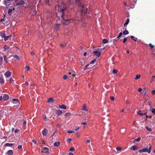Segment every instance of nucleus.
Listing matches in <instances>:
<instances>
[{
    "mask_svg": "<svg viewBox=\"0 0 155 155\" xmlns=\"http://www.w3.org/2000/svg\"><path fill=\"white\" fill-rule=\"evenodd\" d=\"M75 0L77 5L81 8L80 11L78 12L76 16L74 18H73L72 20L79 21L81 20L84 15L89 14V10L87 8H84V6L83 3V0Z\"/></svg>",
    "mask_w": 155,
    "mask_h": 155,
    "instance_id": "obj_1",
    "label": "nucleus"
},
{
    "mask_svg": "<svg viewBox=\"0 0 155 155\" xmlns=\"http://www.w3.org/2000/svg\"><path fill=\"white\" fill-rule=\"evenodd\" d=\"M55 9L56 10L58 11L59 12H61V17L62 19L64 20V18H63V16L64 15V12L66 10V9L65 8H62L61 7H59V6H56L55 7Z\"/></svg>",
    "mask_w": 155,
    "mask_h": 155,
    "instance_id": "obj_2",
    "label": "nucleus"
},
{
    "mask_svg": "<svg viewBox=\"0 0 155 155\" xmlns=\"http://www.w3.org/2000/svg\"><path fill=\"white\" fill-rule=\"evenodd\" d=\"M152 149V146H150L148 149H147V148H143L142 149L140 150H139V152L140 153L143 152H147L148 153H150V152Z\"/></svg>",
    "mask_w": 155,
    "mask_h": 155,
    "instance_id": "obj_3",
    "label": "nucleus"
},
{
    "mask_svg": "<svg viewBox=\"0 0 155 155\" xmlns=\"http://www.w3.org/2000/svg\"><path fill=\"white\" fill-rule=\"evenodd\" d=\"M68 73L69 75V77H74L75 76V72L72 70H71V71H69Z\"/></svg>",
    "mask_w": 155,
    "mask_h": 155,
    "instance_id": "obj_4",
    "label": "nucleus"
},
{
    "mask_svg": "<svg viewBox=\"0 0 155 155\" xmlns=\"http://www.w3.org/2000/svg\"><path fill=\"white\" fill-rule=\"evenodd\" d=\"M93 53L94 55H96L98 57H99L101 55V51H94Z\"/></svg>",
    "mask_w": 155,
    "mask_h": 155,
    "instance_id": "obj_5",
    "label": "nucleus"
},
{
    "mask_svg": "<svg viewBox=\"0 0 155 155\" xmlns=\"http://www.w3.org/2000/svg\"><path fill=\"white\" fill-rule=\"evenodd\" d=\"M130 2L131 3V8H133L134 7V4H136L137 0H130Z\"/></svg>",
    "mask_w": 155,
    "mask_h": 155,
    "instance_id": "obj_6",
    "label": "nucleus"
},
{
    "mask_svg": "<svg viewBox=\"0 0 155 155\" xmlns=\"http://www.w3.org/2000/svg\"><path fill=\"white\" fill-rule=\"evenodd\" d=\"M5 76L7 78L9 77L11 75V72L9 71L6 72L4 74Z\"/></svg>",
    "mask_w": 155,
    "mask_h": 155,
    "instance_id": "obj_7",
    "label": "nucleus"
},
{
    "mask_svg": "<svg viewBox=\"0 0 155 155\" xmlns=\"http://www.w3.org/2000/svg\"><path fill=\"white\" fill-rule=\"evenodd\" d=\"M48 133V131L46 128H45L42 131V134L43 136H46Z\"/></svg>",
    "mask_w": 155,
    "mask_h": 155,
    "instance_id": "obj_8",
    "label": "nucleus"
},
{
    "mask_svg": "<svg viewBox=\"0 0 155 155\" xmlns=\"http://www.w3.org/2000/svg\"><path fill=\"white\" fill-rule=\"evenodd\" d=\"M90 63L89 64H87L84 68V70H86L88 69L91 68L92 67V65H91Z\"/></svg>",
    "mask_w": 155,
    "mask_h": 155,
    "instance_id": "obj_9",
    "label": "nucleus"
},
{
    "mask_svg": "<svg viewBox=\"0 0 155 155\" xmlns=\"http://www.w3.org/2000/svg\"><path fill=\"white\" fill-rule=\"evenodd\" d=\"M24 4V1H23V0H21V1H20V2H19L16 3V6H18V7H20V6H19V5H21Z\"/></svg>",
    "mask_w": 155,
    "mask_h": 155,
    "instance_id": "obj_10",
    "label": "nucleus"
},
{
    "mask_svg": "<svg viewBox=\"0 0 155 155\" xmlns=\"http://www.w3.org/2000/svg\"><path fill=\"white\" fill-rule=\"evenodd\" d=\"M9 96L6 94H3V99L4 101H7L9 98Z\"/></svg>",
    "mask_w": 155,
    "mask_h": 155,
    "instance_id": "obj_11",
    "label": "nucleus"
},
{
    "mask_svg": "<svg viewBox=\"0 0 155 155\" xmlns=\"http://www.w3.org/2000/svg\"><path fill=\"white\" fill-rule=\"evenodd\" d=\"M130 149L131 150H135L137 149V148L136 146L134 145L131 147Z\"/></svg>",
    "mask_w": 155,
    "mask_h": 155,
    "instance_id": "obj_12",
    "label": "nucleus"
},
{
    "mask_svg": "<svg viewBox=\"0 0 155 155\" xmlns=\"http://www.w3.org/2000/svg\"><path fill=\"white\" fill-rule=\"evenodd\" d=\"M5 83L4 80L2 77H0V84H3Z\"/></svg>",
    "mask_w": 155,
    "mask_h": 155,
    "instance_id": "obj_13",
    "label": "nucleus"
},
{
    "mask_svg": "<svg viewBox=\"0 0 155 155\" xmlns=\"http://www.w3.org/2000/svg\"><path fill=\"white\" fill-rule=\"evenodd\" d=\"M85 63V61L84 60H81L80 61L79 64L81 65H84Z\"/></svg>",
    "mask_w": 155,
    "mask_h": 155,
    "instance_id": "obj_14",
    "label": "nucleus"
},
{
    "mask_svg": "<svg viewBox=\"0 0 155 155\" xmlns=\"http://www.w3.org/2000/svg\"><path fill=\"white\" fill-rule=\"evenodd\" d=\"M62 112L60 110H57L56 113L58 115H60L62 113Z\"/></svg>",
    "mask_w": 155,
    "mask_h": 155,
    "instance_id": "obj_15",
    "label": "nucleus"
},
{
    "mask_svg": "<svg viewBox=\"0 0 155 155\" xmlns=\"http://www.w3.org/2000/svg\"><path fill=\"white\" fill-rule=\"evenodd\" d=\"M59 107L61 109H65L67 108L66 106L64 104H62L59 106Z\"/></svg>",
    "mask_w": 155,
    "mask_h": 155,
    "instance_id": "obj_16",
    "label": "nucleus"
},
{
    "mask_svg": "<svg viewBox=\"0 0 155 155\" xmlns=\"http://www.w3.org/2000/svg\"><path fill=\"white\" fill-rule=\"evenodd\" d=\"M141 112V110H139L137 112V114H139L141 116H143V115L146 114L147 113L146 112H144V113H139V112Z\"/></svg>",
    "mask_w": 155,
    "mask_h": 155,
    "instance_id": "obj_17",
    "label": "nucleus"
},
{
    "mask_svg": "<svg viewBox=\"0 0 155 155\" xmlns=\"http://www.w3.org/2000/svg\"><path fill=\"white\" fill-rule=\"evenodd\" d=\"M54 99L52 97H50L48 100V103L52 102H53Z\"/></svg>",
    "mask_w": 155,
    "mask_h": 155,
    "instance_id": "obj_18",
    "label": "nucleus"
},
{
    "mask_svg": "<svg viewBox=\"0 0 155 155\" xmlns=\"http://www.w3.org/2000/svg\"><path fill=\"white\" fill-rule=\"evenodd\" d=\"M60 142L59 141H57L54 143V146L58 147L60 145Z\"/></svg>",
    "mask_w": 155,
    "mask_h": 155,
    "instance_id": "obj_19",
    "label": "nucleus"
},
{
    "mask_svg": "<svg viewBox=\"0 0 155 155\" xmlns=\"http://www.w3.org/2000/svg\"><path fill=\"white\" fill-rule=\"evenodd\" d=\"M3 48L4 50L7 51L10 48V47L8 46L5 45L4 47Z\"/></svg>",
    "mask_w": 155,
    "mask_h": 155,
    "instance_id": "obj_20",
    "label": "nucleus"
},
{
    "mask_svg": "<svg viewBox=\"0 0 155 155\" xmlns=\"http://www.w3.org/2000/svg\"><path fill=\"white\" fill-rule=\"evenodd\" d=\"M64 23L66 25H69V20L68 19L65 20L64 22Z\"/></svg>",
    "mask_w": 155,
    "mask_h": 155,
    "instance_id": "obj_21",
    "label": "nucleus"
},
{
    "mask_svg": "<svg viewBox=\"0 0 155 155\" xmlns=\"http://www.w3.org/2000/svg\"><path fill=\"white\" fill-rule=\"evenodd\" d=\"M5 145L8 147H12L14 145V143H5Z\"/></svg>",
    "mask_w": 155,
    "mask_h": 155,
    "instance_id": "obj_22",
    "label": "nucleus"
},
{
    "mask_svg": "<svg viewBox=\"0 0 155 155\" xmlns=\"http://www.w3.org/2000/svg\"><path fill=\"white\" fill-rule=\"evenodd\" d=\"M7 153L9 155H12L13 154V151L12 150H10L8 151Z\"/></svg>",
    "mask_w": 155,
    "mask_h": 155,
    "instance_id": "obj_23",
    "label": "nucleus"
},
{
    "mask_svg": "<svg viewBox=\"0 0 155 155\" xmlns=\"http://www.w3.org/2000/svg\"><path fill=\"white\" fill-rule=\"evenodd\" d=\"M141 138L140 137H138L137 139H135L133 140V142L135 143L136 141H140Z\"/></svg>",
    "mask_w": 155,
    "mask_h": 155,
    "instance_id": "obj_24",
    "label": "nucleus"
},
{
    "mask_svg": "<svg viewBox=\"0 0 155 155\" xmlns=\"http://www.w3.org/2000/svg\"><path fill=\"white\" fill-rule=\"evenodd\" d=\"M150 110L151 111V112L155 114V108H152L150 106Z\"/></svg>",
    "mask_w": 155,
    "mask_h": 155,
    "instance_id": "obj_25",
    "label": "nucleus"
},
{
    "mask_svg": "<svg viewBox=\"0 0 155 155\" xmlns=\"http://www.w3.org/2000/svg\"><path fill=\"white\" fill-rule=\"evenodd\" d=\"M108 42V40L106 39H103L102 42L103 44L107 43Z\"/></svg>",
    "mask_w": 155,
    "mask_h": 155,
    "instance_id": "obj_26",
    "label": "nucleus"
},
{
    "mask_svg": "<svg viewBox=\"0 0 155 155\" xmlns=\"http://www.w3.org/2000/svg\"><path fill=\"white\" fill-rule=\"evenodd\" d=\"M8 1L7 0H5L4 1V5L6 6H8L9 5V4H8V3H9V2H8Z\"/></svg>",
    "mask_w": 155,
    "mask_h": 155,
    "instance_id": "obj_27",
    "label": "nucleus"
},
{
    "mask_svg": "<svg viewBox=\"0 0 155 155\" xmlns=\"http://www.w3.org/2000/svg\"><path fill=\"white\" fill-rule=\"evenodd\" d=\"M130 38L131 39H132L133 40H134V41H137V40L138 39L137 38L134 37V36H130Z\"/></svg>",
    "mask_w": 155,
    "mask_h": 155,
    "instance_id": "obj_28",
    "label": "nucleus"
},
{
    "mask_svg": "<svg viewBox=\"0 0 155 155\" xmlns=\"http://www.w3.org/2000/svg\"><path fill=\"white\" fill-rule=\"evenodd\" d=\"M140 74H137V75L136 76V77L134 78L135 79L137 80L140 78Z\"/></svg>",
    "mask_w": 155,
    "mask_h": 155,
    "instance_id": "obj_29",
    "label": "nucleus"
},
{
    "mask_svg": "<svg viewBox=\"0 0 155 155\" xmlns=\"http://www.w3.org/2000/svg\"><path fill=\"white\" fill-rule=\"evenodd\" d=\"M82 109L83 110H85L87 111V109L86 108V106L85 104H84L83 105Z\"/></svg>",
    "mask_w": 155,
    "mask_h": 155,
    "instance_id": "obj_30",
    "label": "nucleus"
},
{
    "mask_svg": "<svg viewBox=\"0 0 155 155\" xmlns=\"http://www.w3.org/2000/svg\"><path fill=\"white\" fill-rule=\"evenodd\" d=\"M13 57L16 58L17 60H20V58L17 55H14L13 56Z\"/></svg>",
    "mask_w": 155,
    "mask_h": 155,
    "instance_id": "obj_31",
    "label": "nucleus"
},
{
    "mask_svg": "<svg viewBox=\"0 0 155 155\" xmlns=\"http://www.w3.org/2000/svg\"><path fill=\"white\" fill-rule=\"evenodd\" d=\"M11 36V35H9L8 36H5L4 38V40L5 41H7V40H8V39Z\"/></svg>",
    "mask_w": 155,
    "mask_h": 155,
    "instance_id": "obj_32",
    "label": "nucleus"
},
{
    "mask_svg": "<svg viewBox=\"0 0 155 155\" xmlns=\"http://www.w3.org/2000/svg\"><path fill=\"white\" fill-rule=\"evenodd\" d=\"M117 72V71L116 69H114L112 71V73L114 74H115Z\"/></svg>",
    "mask_w": 155,
    "mask_h": 155,
    "instance_id": "obj_33",
    "label": "nucleus"
},
{
    "mask_svg": "<svg viewBox=\"0 0 155 155\" xmlns=\"http://www.w3.org/2000/svg\"><path fill=\"white\" fill-rule=\"evenodd\" d=\"M42 150H47L45 153H47L48 152V148L47 147H44L42 148Z\"/></svg>",
    "mask_w": 155,
    "mask_h": 155,
    "instance_id": "obj_34",
    "label": "nucleus"
},
{
    "mask_svg": "<svg viewBox=\"0 0 155 155\" xmlns=\"http://www.w3.org/2000/svg\"><path fill=\"white\" fill-rule=\"evenodd\" d=\"M129 33V32L128 31L126 30L124 31L123 32V34L124 35H127Z\"/></svg>",
    "mask_w": 155,
    "mask_h": 155,
    "instance_id": "obj_35",
    "label": "nucleus"
},
{
    "mask_svg": "<svg viewBox=\"0 0 155 155\" xmlns=\"http://www.w3.org/2000/svg\"><path fill=\"white\" fill-rule=\"evenodd\" d=\"M129 21V18H128L127 19L126 22L124 23V25L125 26V25H127L128 24Z\"/></svg>",
    "mask_w": 155,
    "mask_h": 155,
    "instance_id": "obj_36",
    "label": "nucleus"
},
{
    "mask_svg": "<svg viewBox=\"0 0 155 155\" xmlns=\"http://www.w3.org/2000/svg\"><path fill=\"white\" fill-rule=\"evenodd\" d=\"M1 36L2 38H4L6 36V34L5 33H2L1 34Z\"/></svg>",
    "mask_w": 155,
    "mask_h": 155,
    "instance_id": "obj_37",
    "label": "nucleus"
},
{
    "mask_svg": "<svg viewBox=\"0 0 155 155\" xmlns=\"http://www.w3.org/2000/svg\"><path fill=\"white\" fill-rule=\"evenodd\" d=\"M149 45L151 49H153L154 48V46L153 45L151 44H149Z\"/></svg>",
    "mask_w": 155,
    "mask_h": 155,
    "instance_id": "obj_38",
    "label": "nucleus"
},
{
    "mask_svg": "<svg viewBox=\"0 0 155 155\" xmlns=\"http://www.w3.org/2000/svg\"><path fill=\"white\" fill-rule=\"evenodd\" d=\"M146 129H147V130L149 131H152V129L149 127L146 126Z\"/></svg>",
    "mask_w": 155,
    "mask_h": 155,
    "instance_id": "obj_39",
    "label": "nucleus"
},
{
    "mask_svg": "<svg viewBox=\"0 0 155 155\" xmlns=\"http://www.w3.org/2000/svg\"><path fill=\"white\" fill-rule=\"evenodd\" d=\"M12 9H9L8 10V14L9 15H11V13H12Z\"/></svg>",
    "mask_w": 155,
    "mask_h": 155,
    "instance_id": "obj_40",
    "label": "nucleus"
},
{
    "mask_svg": "<svg viewBox=\"0 0 155 155\" xmlns=\"http://www.w3.org/2000/svg\"><path fill=\"white\" fill-rule=\"evenodd\" d=\"M3 60V58L2 57H0V65L2 64V61Z\"/></svg>",
    "mask_w": 155,
    "mask_h": 155,
    "instance_id": "obj_41",
    "label": "nucleus"
},
{
    "mask_svg": "<svg viewBox=\"0 0 155 155\" xmlns=\"http://www.w3.org/2000/svg\"><path fill=\"white\" fill-rule=\"evenodd\" d=\"M71 113L70 112L66 113L64 114V116L66 117H68L71 114Z\"/></svg>",
    "mask_w": 155,
    "mask_h": 155,
    "instance_id": "obj_42",
    "label": "nucleus"
},
{
    "mask_svg": "<svg viewBox=\"0 0 155 155\" xmlns=\"http://www.w3.org/2000/svg\"><path fill=\"white\" fill-rule=\"evenodd\" d=\"M155 78V76H153L152 77V78L151 79V80L150 81V82L152 83V82H153L154 80V78Z\"/></svg>",
    "mask_w": 155,
    "mask_h": 155,
    "instance_id": "obj_43",
    "label": "nucleus"
},
{
    "mask_svg": "<svg viewBox=\"0 0 155 155\" xmlns=\"http://www.w3.org/2000/svg\"><path fill=\"white\" fill-rule=\"evenodd\" d=\"M96 59H94L92 61H91L90 62V64H91L93 63H95L96 62Z\"/></svg>",
    "mask_w": 155,
    "mask_h": 155,
    "instance_id": "obj_44",
    "label": "nucleus"
},
{
    "mask_svg": "<svg viewBox=\"0 0 155 155\" xmlns=\"http://www.w3.org/2000/svg\"><path fill=\"white\" fill-rule=\"evenodd\" d=\"M75 149L74 147H72L70 148L69 150L71 151H73Z\"/></svg>",
    "mask_w": 155,
    "mask_h": 155,
    "instance_id": "obj_45",
    "label": "nucleus"
},
{
    "mask_svg": "<svg viewBox=\"0 0 155 155\" xmlns=\"http://www.w3.org/2000/svg\"><path fill=\"white\" fill-rule=\"evenodd\" d=\"M110 99L111 100L113 101L114 100L115 98H114V97L113 96H111L110 97Z\"/></svg>",
    "mask_w": 155,
    "mask_h": 155,
    "instance_id": "obj_46",
    "label": "nucleus"
},
{
    "mask_svg": "<svg viewBox=\"0 0 155 155\" xmlns=\"http://www.w3.org/2000/svg\"><path fill=\"white\" fill-rule=\"evenodd\" d=\"M12 101L14 102H18L19 101L18 99H12Z\"/></svg>",
    "mask_w": 155,
    "mask_h": 155,
    "instance_id": "obj_47",
    "label": "nucleus"
},
{
    "mask_svg": "<svg viewBox=\"0 0 155 155\" xmlns=\"http://www.w3.org/2000/svg\"><path fill=\"white\" fill-rule=\"evenodd\" d=\"M59 25L58 24H57L55 25V27L58 30V29L59 28Z\"/></svg>",
    "mask_w": 155,
    "mask_h": 155,
    "instance_id": "obj_48",
    "label": "nucleus"
},
{
    "mask_svg": "<svg viewBox=\"0 0 155 155\" xmlns=\"http://www.w3.org/2000/svg\"><path fill=\"white\" fill-rule=\"evenodd\" d=\"M13 81V79L11 77L10 79V80L9 81L10 83V84L12 83Z\"/></svg>",
    "mask_w": 155,
    "mask_h": 155,
    "instance_id": "obj_49",
    "label": "nucleus"
},
{
    "mask_svg": "<svg viewBox=\"0 0 155 155\" xmlns=\"http://www.w3.org/2000/svg\"><path fill=\"white\" fill-rule=\"evenodd\" d=\"M67 133L69 134H71L74 133V131L73 130H70L67 131Z\"/></svg>",
    "mask_w": 155,
    "mask_h": 155,
    "instance_id": "obj_50",
    "label": "nucleus"
},
{
    "mask_svg": "<svg viewBox=\"0 0 155 155\" xmlns=\"http://www.w3.org/2000/svg\"><path fill=\"white\" fill-rule=\"evenodd\" d=\"M116 150L118 151H120L121 150L120 147H118L116 148Z\"/></svg>",
    "mask_w": 155,
    "mask_h": 155,
    "instance_id": "obj_51",
    "label": "nucleus"
},
{
    "mask_svg": "<svg viewBox=\"0 0 155 155\" xmlns=\"http://www.w3.org/2000/svg\"><path fill=\"white\" fill-rule=\"evenodd\" d=\"M68 78V76L66 75H64L63 77V78L64 79L66 80V79Z\"/></svg>",
    "mask_w": 155,
    "mask_h": 155,
    "instance_id": "obj_52",
    "label": "nucleus"
},
{
    "mask_svg": "<svg viewBox=\"0 0 155 155\" xmlns=\"http://www.w3.org/2000/svg\"><path fill=\"white\" fill-rule=\"evenodd\" d=\"M4 60L6 62H7V58H6V57L5 55H4Z\"/></svg>",
    "mask_w": 155,
    "mask_h": 155,
    "instance_id": "obj_53",
    "label": "nucleus"
},
{
    "mask_svg": "<svg viewBox=\"0 0 155 155\" xmlns=\"http://www.w3.org/2000/svg\"><path fill=\"white\" fill-rule=\"evenodd\" d=\"M25 68L27 69V70L28 71H29L30 70V68L29 66H26Z\"/></svg>",
    "mask_w": 155,
    "mask_h": 155,
    "instance_id": "obj_54",
    "label": "nucleus"
},
{
    "mask_svg": "<svg viewBox=\"0 0 155 155\" xmlns=\"http://www.w3.org/2000/svg\"><path fill=\"white\" fill-rule=\"evenodd\" d=\"M146 117L147 118H151L152 117V115H150L149 116H148L146 114Z\"/></svg>",
    "mask_w": 155,
    "mask_h": 155,
    "instance_id": "obj_55",
    "label": "nucleus"
},
{
    "mask_svg": "<svg viewBox=\"0 0 155 155\" xmlns=\"http://www.w3.org/2000/svg\"><path fill=\"white\" fill-rule=\"evenodd\" d=\"M19 130L18 129H16L15 130V133H18L19 131Z\"/></svg>",
    "mask_w": 155,
    "mask_h": 155,
    "instance_id": "obj_56",
    "label": "nucleus"
},
{
    "mask_svg": "<svg viewBox=\"0 0 155 155\" xmlns=\"http://www.w3.org/2000/svg\"><path fill=\"white\" fill-rule=\"evenodd\" d=\"M151 93L153 95H154L155 94V90L152 91H151Z\"/></svg>",
    "mask_w": 155,
    "mask_h": 155,
    "instance_id": "obj_57",
    "label": "nucleus"
},
{
    "mask_svg": "<svg viewBox=\"0 0 155 155\" xmlns=\"http://www.w3.org/2000/svg\"><path fill=\"white\" fill-rule=\"evenodd\" d=\"M127 40V39L126 38H124V39L123 42L124 43H125L126 42V41Z\"/></svg>",
    "mask_w": 155,
    "mask_h": 155,
    "instance_id": "obj_58",
    "label": "nucleus"
},
{
    "mask_svg": "<svg viewBox=\"0 0 155 155\" xmlns=\"http://www.w3.org/2000/svg\"><path fill=\"white\" fill-rule=\"evenodd\" d=\"M80 128L79 127H76V128H75L74 129V130H79Z\"/></svg>",
    "mask_w": 155,
    "mask_h": 155,
    "instance_id": "obj_59",
    "label": "nucleus"
},
{
    "mask_svg": "<svg viewBox=\"0 0 155 155\" xmlns=\"http://www.w3.org/2000/svg\"><path fill=\"white\" fill-rule=\"evenodd\" d=\"M71 138H68L67 139V141L68 142H70L71 141Z\"/></svg>",
    "mask_w": 155,
    "mask_h": 155,
    "instance_id": "obj_60",
    "label": "nucleus"
},
{
    "mask_svg": "<svg viewBox=\"0 0 155 155\" xmlns=\"http://www.w3.org/2000/svg\"><path fill=\"white\" fill-rule=\"evenodd\" d=\"M32 142L34 143L35 144L37 143V141L35 140H32Z\"/></svg>",
    "mask_w": 155,
    "mask_h": 155,
    "instance_id": "obj_61",
    "label": "nucleus"
},
{
    "mask_svg": "<svg viewBox=\"0 0 155 155\" xmlns=\"http://www.w3.org/2000/svg\"><path fill=\"white\" fill-rule=\"evenodd\" d=\"M138 91L140 92L142 91V89L141 88H138Z\"/></svg>",
    "mask_w": 155,
    "mask_h": 155,
    "instance_id": "obj_62",
    "label": "nucleus"
},
{
    "mask_svg": "<svg viewBox=\"0 0 155 155\" xmlns=\"http://www.w3.org/2000/svg\"><path fill=\"white\" fill-rule=\"evenodd\" d=\"M81 124L82 125H86L87 124V123L86 122H83L81 123Z\"/></svg>",
    "mask_w": 155,
    "mask_h": 155,
    "instance_id": "obj_63",
    "label": "nucleus"
},
{
    "mask_svg": "<svg viewBox=\"0 0 155 155\" xmlns=\"http://www.w3.org/2000/svg\"><path fill=\"white\" fill-rule=\"evenodd\" d=\"M65 153L64 152H60L59 155H64Z\"/></svg>",
    "mask_w": 155,
    "mask_h": 155,
    "instance_id": "obj_64",
    "label": "nucleus"
}]
</instances>
